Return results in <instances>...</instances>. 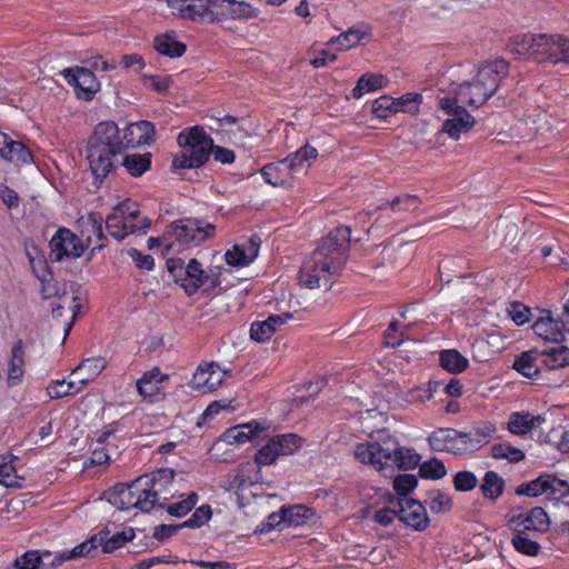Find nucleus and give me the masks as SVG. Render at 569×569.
<instances>
[{
	"label": "nucleus",
	"mask_w": 569,
	"mask_h": 569,
	"mask_svg": "<svg viewBox=\"0 0 569 569\" xmlns=\"http://www.w3.org/2000/svg\"><path fill=\"white\" fill-rule=\"evenodd\" d=\"M523 530L546 532L549 529L550 520L547 512L541 507L532 508L525 519L520 522Z\"/></svg>",
	"instance_id": "37998d69"
},
{
	"label": "nucleus",
	"mask_w": 569,
	"mask_h": 569,
	"mask_svg": "<svg viewBox=\"0 0 569 569\" xmlns=\"http://www.w3.org/2000/svg\"><path fill=\"white\" fill-rule=\"evenodd\" d=\"M317 157V149L309 144H305L298 151L290 153L284 158V160L287 164L290 166V170L295 177L299 178L307 174L312 161H315Z\"/></svg>",
	"instance_id": "bb28decb"
},
{
	"label": "nucleus",
	"mask_w": 569,
	"mask_h": 569,
	"mask_svg": "<svg viewBox=\"0 0 569 569\" xmlns=\"http://www.w3.org/2000/svg\"><path fill=\"white\" fill-rule=\"evenodd\" d=\"M532 330L546 341L559 342L563 339L558 321L549 317L536 320Z\"/></svg>",
	"instance_id": "c9c22d12"
},
{
	"label": "nucleus",
	"mask_w": 569,
	"mask_h": 569,
	"mask_svg": "<svg viewBox=\"0 0 569 569\" xmlns=\"http://www.w3.org/2000/svg\"><path fill=\"white\" fill-rule=\"evenodd\" d=\"M508 74V62L502 59L486 61L482 63L475 79L478 86L485 87L483 93L478 94V99H489L499 88L501 80Z\"/></svg>",
	"instance_id": "2eb2a0df"
},
{
	"label": "nucleus",
	"mask_w": 569,
	"mask_h": 569,
	"mask_svg": "<svg viewBox=\"0 0 569 569\" xmlns=\"http://www.w3.org/2000/svg\"><path fill=\"white\" fill-rule=\"evenodd\" d=\"M290 318V313H281L271 315L263 321H256L251 325L250 337L257 342H264Z\"/></svg>",
	"instance_id": "a878e982"
},
{
	"label": "nucleus",
	"mask_w": 569,
	"mask_h": 569,
	"mask_svg": "<svg viewBox=\"0 0 569 569\" xmlns=\"http://www.w3.org/2000/svg\"><path fill=\"white\" fill-rule=\"evenodd\" d=\"M367 36V29L352 27L337 38L331 39L330 43L338 44L340 50H348L359 44Z\"/></svg>",
	"instance_id": "de8ad7c7"
},
{
	"label": "nucleus",
	"mask_w": 569,
	"mask_h": 569,
	"mask_svg": "<svg viewBox=\"0 0 569 569\" xmlns=\"http://www.w3.org/2000/svg\"><path fill=\"white\" fill-rule=\"evenodd\" d=\"M440 366L450 373L465 371L469 361L456 349L442 350L439 355Z\"/></svg>",
	"instance_id": "4c0bfd02"
},
{
	"label": "nucleus",
	"mask_w": 569,
	"mask_h": 569,
	"mask_svg": "<svg viewBox=\"0 0 569 569\" xmlns=\"http://www.w3.org/2000/svg\"><path fill=\"white\" fill-rule=\"evenodd\" d=\"M418 483L413 475H399L393 479V489L399 496H407Z\"/></svg>",
	"instance_id": "e2e57ef3"
},
{
	"label": "nucleus",
	"mask_w": 569,
	"mask_h": 569,
	"mask_svg": "<svg viewBox=\"0 0 569 569\" xmlns=\"http://www.w3.org/2000/svg\"><path fill=\"white\" fill-rule=\"evenodd\" d=\"M420 204L419 199L416 196L405 194L402 197H396L391 202L390 207L393 211H413Z\"/></svg>",
	"instance_id": "69168bd1"
},
{
	"label": "nucleus",
	"mask_w": 569,
	"mask_h": 569,
	"mask_svg": "<svg viewBox=\"0 0 569 569\" xmlns=\"http://www.w3.org/2000/svg\"><path fill=\"white\" fill-rule=\"evenodd\" d=\"M96 536L99 539L98 545L101 546L102 551L109 553L133 539L134 531L132 528L116 532H111L109 529H106L101 530Z\"/></svg>",
	"instance_id": "2f4dec72"
},
{
	"label": "nucleus",
	"mask_w": 569,
	"mask_h": 569,
	"mask_svg": "<svg viewBox=\"0 0 569 569\" xmlns=\"http://www.w3.org/2000/svg\"><path fill=\"white\" fill-rule=\"evenodd\" d=\"M123 150V140L114 122L99 123L89 140L88 161L97 181H102L113 169V157Z\"/></svg>",
	"instance_id": "423d86ee"
},
{
	"label": "nucleus",
	"mask_w": 569,
	"mask_h": 569,
	"mask_svg": "<svg viewBox=\"0 0 569 569\" xmlns=\"http://www.w3.org/2000/svg\"><path fill=\"white\" fill-rule=\"evenodd\" d=\"M303 446V438L296 433H282L270 437L254 456L260 466L273 465L279 457L297 453Z\"/></svg>",
	"instance_id": "9b49d317"
},
{
	"label": "nucleus",
	"mask_w": 569,
	"mask_h": 569,
	"mask_svg": "<svg viewBox=\"0 0 569 569\" xmlns=\"http://www.w3.org/2000/svg\"><path fill=\"white\" fill-rule=\"evenodd\" d=\"M154 49L170 58L181 57L186 52V44L178 41L172 33L157 36L153 41Z\"/></svg>",
	"instance_id": "72a5a7b5"
},
{
	"label": "nucleus",
	"mask_w": 569,
	"mask_h": 569,
	"mask_svg": "<svg viewBox=\"0 0 569 569\" xmlns=\"http://www.w3.org/2000/svg\"><path fill=\"white\" fill-rule=\"evenodd\" d=\"M98 445L103 447V450L110 456V462L120 457L121 450L126 447L124 440H118L112 432H103L97 438Z\"/></svg>",
	"instance_id": "3c124183"
},
{
	"label": "nucleus",
	"mask_w": 569,
	"mask_h": 569,
	"mask_svg": "<svg viewBox=\"0 0 569 569\" xmlns=\"http://www.w3.org/2000/svg\"><path fill=\"white\" fill-rule=\"evenodd\" d=\"M151 154H128L123 158L122 166L127 169V171L133 177H140L146 171L150 169L151 166Z\"/></svg>",
	"instance_id": "a18cd8bd"
},
{
	"label": "nucleus",
	"mask_w": 569,
	"mask_h": 569,
	"mask_svg": "<svg viewBox=\"0 0 569 569\" xmlns=\"http://www.w3.org/2000/svg\"><path fill=\"white\" fill-rule=\"evenodd\" d=\"M69 86L73 87L76 97L84 101H91L101 86L93 71L89 68L74 67L61 71Z\"/></svg>",
	"instance_id": "4468645a"
},
{
	"label": "nucleus",
	"mask_w": 569,
	"mask_h": 569,
	"mask_svg": "<svg viewBox=\"0 0 569 569\" xmlns=\"http://www.w3.org/2000/svg\"><path fill=\"white\" fill-rule=\"evenodd\" d=\"M98 540L99 539L97 538V536L93 535L90 539L78 545L71 551L58 553L50 563L52 566H60L66 560L77 559V558H80L83 556H88V555H90V552L92 550H96L99 547Z\"/></svg>",
	"instance_id": "58836bf2"
},
{
	"label": "nucleus",
	"mask_w": 569,
	"mask_h": 569,
	"mask_svg": "<svg viewBox=\"0 0 569 569\" xmlns=\"http://www.w3.org/2000/svg\"><path fill=\"white\" fill-rule=\"evenodd\" d=\"M491 456L495 459H506L516 463L525 459L522 450L511 446L508 442L497 443L491 447Z\"/></svg>",
	"instance_id": "864d4df0"
},
{
	"label": "nucleus",
	"mask_w": 569,
	"mask_h": 569,
	"mask_svg": "<svg viewBox=\"0 0 569 569\" xmlns=\"http://www.w3.org/2000/svg\"><path fill=\"white\" fill-rule=\"evenodd\" d=\"M399 519L415 530H425L429 525L426 508L417 500L405 498L400 502Z\"/></svg>",
	"instance_id": "aec40b11"
},
{
	"label": "nucleus",
	"mask_w": 569,
	"mask_h": 569,
	"mask_svg": "<svg viewBox=\"0 0 569 569\" xmlns=\"http://www.w3.org/2000/svg\"><path fill=\"white\" fill-rule=\"evenodd\" d=\"M23 376V346L18 341L12 350L9 360L8 382L13 386L17 385Z\"/></svg>",
	"instance_id": "a19ab883"
},
{
	"label": "nucleus",
	"mask_w": 569,
	"mask_h": 569,
	"mask_svg": "<svg viewBox=\"0 0 569 569\" xmlns=\"http://www.w3.org/2000/svg\"><path fill=\"white\" fill-rule=\"evenodd\" d=\"M178 144L181 150L173 156L172 168L174 170L201 167L209 159L210 153L213 154L216 161L221 163H232L234 160L232 150L214 147L213 140L198 126L180 132Z\"/></svg>",
	"instance_id": "39448f33"
},
{
	"label": "nucleus",
	"mask_w": 569,
	"mask_h": 569,
	"mask_svg": "<svg viewBox=\"0 0 569 569\" xmlns=\"http://www.w3.org/2000/svg\"><path fill=\"white\" fill-rule=\"evenodd\" d=\"M262 176L274 187H289L297 179L284 159L266 164L262 168Z\"/></svg>",
	"instance_id": "cd10ccee"
},
{
	"label": "nucleus",
	"mask_w": 569,
	"mask_h": 569,
	"mask_svg": "<svg viewBox=\"0 0 569 569\" xmlns=\"http://www.w3.org/2000/svg\"><path fill=\"white\" fill-rule=\"evenodd\" d=\"M461 432L450 428H441L432 432L429 443L435 451H446L453 455L462 453Z\"/></svg>",
	"instance_id": "412c9836"
},
{
	"label": "nucleus",
	"mask_w": 569,
	"mask_h": 569,
	"mask_svg": "<svg viewBox=\"0 0 569 569\" xmlns=\"http://www.w3.org/2000/svg\"><path fill=\"white\" fill-rule=\"evenodd\" d=\"M228 371L214 362H204L198 366L193 373L191 386L201 393H208L221 386Z\"/></svg>",
	"instance_id": "dca6fc26"
},
{
	"label": "nucleus",
	"mask_w": 569,
	"mask_h": 569,
	"mask_svg": "<svg viewBox=\"0 0 569 569\" xmlns=\"http://www.w3.org/2000/svg\"><path fill=\"white\" fill-rule=\"evenodd\" d=\"M355 458L371 465L385 477H393L396 470H410L420 462V455L409 447L401 446L393 437H387L381 441L357 445Z\"/></svg>",
	"instance_id": "7ed1b4c3"
},
{
	"label": "nucleus",
	"mask_w": 569,
	"mask_h": 569,
	"mask_svg": "<svg viewBox=\"0 0 569 569\" xmlns=\"http://www.w3.org/2000/svg\"><path fill=\"white\" fill-rule=\"evenodd\" d=\"M451 498L440 491H435L430 495L429 508L435 513L447 512L451 509Z\"/></svg>",
	"instance_id": "052dcab7"
},
{
	"label": "nucleus",
	"mask_w": 569,
	"mask_h": 569,
	"mask_svg": "<svg viewBox=\"0 0 569 569\" xmlns=\"http://www.w3.org/2000/svg\"><path fill=\"white\" fill-rule=\"evenodd\" d=\"M546 498L553 501H559L562 498L569 497V483L566 480L559 479L553 475L546 473Z\"/></svg>",
	"instance_id": "09e8293b"
},
{
	"label": "nucleus",
	"mask_w": 569,
	"mask_h": 569,
	"mask_svg": "<svg viewBox=\"0 0 569 569\" xmlns=\"http://www.w3.org/2000/svg\"><path fill=\"white\" fill-rule=\"evenodd\" d=\"M197 500V493L192 492L188 496L187 499L169 506L168 512L174 517H182L187 515L196 506Z\"/></svg>",
	"instance_id": "338daca9"
},
{
	"label": "nucleus",
	"mask_w": 569,
	"mask_h": 569,
	"mask_svg": "<svg viewBox=\"0 0 569 569\" xmlns=\"http://www.w3.org/2000/svg\"><path fill=\"white\" fill-rule=\"evenodd\" d=\"M461 104L449 90L438 99L439 108L448 116L443 121L442 131L456 140L459 139L461 133L471 130L476 123L475 118Z\"/></svg>",
	"instance_id": "9d476101"
},
{
	"label": "nucleus",
	"mask_w": 569,
	"mask_h": 569,
	"mask_svg": "<svg viewBox=\"0 0 569 569\" xmlns=\"http://www.w3.org/2000/svg\"><path fill=\"white\" fill-rule=\"evenodd\" d=\"M483 89L485 87L478 86V81L475 78L471 82H452L448 87L450 93L455 94V97L460 101V103L469 104L472 107L482 106L488 100L477 98L479 93H483Z\"/></svg>",
	"instance_id": "393cba45"
},
{
	"label": "nucleus",
	"mask_w": 569,
	"mask_h": 569,
	"mask_svg": "<svg viewBox=\"0 0 569 569\" xmlns=\"http://www.w3.org/2000/svg\"><path fill=\"white\" fill-rule=\"evenodd\" d=\"M541 362L549 369H559L569 365V349L565 346H555L539 351Z\"/></svg>",
	"instance_id": "f704fd0d"
},
{
	"label": "nucleus",
	"mask_w": 569,
	"mask_h": 569,
	"mask_svg": "<svg viewBox=\"0 0 569 569\" xmlns=\"http://www.w3.org/2000/svg\"><path fill=\"white\" fill-rule=\"evenodd\" d=\"M387 83V78L382 74L366 73L357 82L352 90V97L356 99L361 98L366 92L383 88Z\"/></svg>",
	"instance_id": "c03bdc74"
},
{
	"label": "nucleus",
	"mask_w": 569,
	"mask_h": 569,
	"mask_svg": "<svg viewBox=\"0 0 569 569\" xmlns=\"http://www.w3.org/2000/svg\"><path fill=\"white\" fill-rule=\"evenodd\" d=\"M478 483L476 475L471 471H459L453 478V486L458 491H469Z\"/></svg>",
	"instance_id": "0e129e2a"
},
{
	"label": "nucleus",
	"mask_w": 569,
	"mask_h": 569,
	"mask_svg": "<svg viewBox=\"0 0 569 569\" xmlns=\"http://www.w3.org/2000/svg\"><path fill=\"white\" fill-rule=\"evenodd\" d=\"M539 62H569V40L560 34L540 33Z\"/></svg>",
	"instance_id": "f3484780"
},
{
	"label": "nucleus",
	"mask_w": 569,
	"mask_h": 569,
	"mask_svg": "<svg viewBox=\"0 0 569 569\" xmlns=\"http://www.w3.org/2000/svg\"><path fill=\"white\" fill-rule=\"evenodd\" d=\"M511 543L518 552L530 557L537 556L540 550V546L528 537L526 530L515 533Z\"/></svg>",
	"instance_id": "603ef678"
},
{
	"label": "nucleus",
	"mask_w": 569,
	"mask_h": 569,
	"mask_svg": "<svg viewBox=\"0 0 569 569\" xmlns=\"http://www.w3.org/2000/svg\"><path fill=\"white\" fill-rule=\"evenodd\" d=\"M546 475H542L535 480H531L529 482H525L519 485L516 488V495L517 496H528V497H539L545 495L546 496Z\"/></svg>",
	"instance_id": "5fc2aeb1"
},
{
	"label": "nucleus",
	"mask_w": 569,
	"mask_h": 569,
	"mask_svg": "<svg viewBox=\"0 0 569 569\" xmlns=\"http://www.w3.org/2000/svg\"><path fill=\"white\" fill-rule=\"evenodd\" d=\"M350 228L338 227L321 240L316 250L305 259L299 272V283L309 289H329L348 259Z\"/></svg>",
	"instance_id": "f257e3e1"
},
{
	"label": "nucleus",
	"mask_w": 569,
	"mask_h": 569,
	"mask_svg": "<svg viewBox=\"0 0 569 569\" xmlns=\"http://www.w3.org/2000/svg\"><path fill=\"white\" fill-rule=\"evenodd\" d=\"M258 9L244 1L231 0L229 20H249L258 16Z\"/></svg>",
	"instance_id": "6e6d98bb"
},
{
	"label": "nucleus",
	"mask_w": 569,
	"mask_h": 569,
	"mask_svg": "<svg viewBox=\"0 0 569 569\" xmlns=\"http://www.w3.org/2000/svg\"><path fill=\"white\" fill-rule=\"evenodd\" d=\"M540 34H518L510 41V50L519 56L527 57L539 62Z\"/></svg>",
	"instance_id": "c85d7f7f"
},
{
	"label": "nucleus",
	"mask_w": 569,
	"mask_h": 569,
	"mask_svg": "<svg viewBox=\"0 0 569 569\" xmlns=\"http://www.w3.org/2000/svg\"><path fill=\"white\" fill-rule=\"evenodd\" d=\"M90 236L82 240L67 228H60L50 240V258L52 261H61L64 258H79L89 247Z\"/></svg>",
	"instance_id": "f8f14e48"
},
{
	"label": "nucleus",
	"mask_w": 569,
	"mask_h": 569,
	"mask_svg": "<svg viewBox=\"0 0 569 569\" xmlns=\"http://www.w3.org/2000/svg\"><path fill=\"white\" fill-rule=\"evenodd\" d=\"M261 240L258 236H252L243 243H236L226 254V261L232 267H246L250 264L258 256Z\"/></svg>",
	"instance_id": "a211bd4d"
},
{
	"label": "nucleus",
	"mask_w": 569,
	"mask_h": 569,
	"mask_svg": "<svg viewBox=\"0 0 569 569\" xmlns=\"http://www.w3.org/2000/svg\"><path fill=\"white\" fill-rule=\"evenodd\" d=\"M266 427L261 422L251 421L246 425L229 428L221 437V440L229 445H240L247 441L264 439Z\"/></svg>",
	"instance_id": "6ab92c4d"
},
{
	"label": "nucleus",
	"mask_w": 569,
	"mask_h": 569,
	"mask_svg": "<svg viewBox=\"0 0 569 569\" xmlns=\"http://www.w3.org/2000/svg\"><path fill=\"white\" fill-rule=\"evenodd\" d=\"M505 480L495 471H487L480 485L482 496L496 501L503 492Z\"/></svg>",
	"instance_id": "ea45409f"
},
{
	"label": "nucleus",
	"mask_w": 569,
	"mask_h": 569,
	"mask_svg": "<svg viewBox=\"0 0 569 569\" xmlns=\"http://www.w3.org/2000/svg\"><path fill=\"white\" fill-rule=\"evenodd\" d=\"M1 159L12 162L16 166L31 163L33 160L31 151L20 141L8 139V148L4 149Z\"/></svg>",
	"instance_id": "e433bc0d"
},
{
	"label": "nucleus",
	"mask_w": 569,
	"mask_h": 569,
	"mask_svg": "<svg viewBox=\"0 0 569 569\" xmlns=\"http://www.w3.org/2000/svg\"><path fill=\"white\" fill-rule=\"evenodd\" d=\"M172 12L182 19L199 22L229 20L231 0H164Z\"/></svg>",
	"instance_id": "0eeeda50"
},
{
	"label": "nucleus",
	"mask_w": 569,
	"mask_h": 569,
	"mask_svg": "<svg viewBox=\"0 0 569 569\" xmlns=\"http://www.w3.org/2000/svg\"><path fill=\"white\" fill-rule=\"evenodd\" d=\"M545 419L531 413L512 412L507 423L508 430L516 436H525L538 428Z\"/></svg>",
	"instance_id": "7c9ffc66"
},
{
	"label": "nucleus",
	"mask_w": 569,
	"mask_h": 569,
	"mask_svg": "<svg viewBox=\"0 0 569 569\" xmlns=\"http://www.w3.org/2000/svg\"><path fill=\"white\" fill-rule=\"evenodd\" d=\"M40 280L42 308L51 311L50 316L42 319L41 330L42 332H52L59 341V346H62L73 326L80 305L76 303L77 297L68 295L64 284L54 281L51 272H47Z\"/></svg>",
	"instance_id": "f03ea898"
},
{
	"label": "nucleus",
	"mask_w": 569,
	"mask_h": 569,
	"mask_svg": "<svg viewBox=\"0 0 569 569\" xmlns=\"http://www.w3.org/2000/svg\"><path fill=\"white\" fill-rule=\"evenodd\" d=\"M154 127L149 121H139L127 127L121 139L123 140V149L128 147H138L151 144L154 141Z\"/></svg>",
	"instance_id": "5701e85b"
},
{
	"label": "nucleus",
	"mask_w": 569,
	"mask_h": 569,
	"mask_svg": "<svg viewBox=\"0 0 569 569\" xmlns=\"http://www.w3.org/2000/svg\"><path fill=\"white\" fill-rule=\"evenodd\" d=\"M216 226L199 219H181L170 224L164 234L166 250H182L210 238Z\"/></svg>",
	"instance_id": "6e6552de"
},
{
	"label": "nucleus",
	"mask_w": 569,
	"mask_h": 569,
	"mask_svg": "<svg viewBox=\"0 0 569 569\" xmlns=\"http://www.w3.org/2000/svg\"><path fill=\"white\" fill-rule=\"evenodd\" d=\"M440 386L439 381H429L427 385L408 390L406 399L411 403H423L433 397Z\"/></svg>",
	"instance_id": "8fccbe9b"
},
{
	"label": "nucleus",
	"mask_w": 569,
	"mask_h": 569,
	"mask_svg": "<svg viewBox=\"0 0 569 569\" xmlns=\"http://www.w3.org/2000/svg\"><path fill=\"white\" fill-rule=\"evenodd\" d=\"M286 522L288 527H300L311 521L315 517L312 509L302 505H296L290 508H283Z\"/></svg>",
	"instance_id": "49530a36"
},
{
	"label": "nucleus",
	"mask_w": 569,
	"mask_h": 569,
	"mask_svg": "<svg viewBox=\"0 0 569 569\" xmlns=\"http://www.w3.org/2000/svg\"><path fill=\"white\" fill-rule=\"evenodd\" d=\"M151 226V220L141 217L137 206L130 201L119 203L106 219V228L116 240H123L134 232L144 233Z\"/></svg>",
	"instance_id": "1a4fd4ad"
},
{
	"label": "nucleus",
	"mask_w": 569,
	"mask_h": 569,
	"mask_svg": "<svg viewBox=\"0 0 569 569\" xmlns=\"http://www.w3.org/2000/svg\"><path fill=\"white\" fill-rule=\"evenodd\" d=\"M552 117L546 111L535 110L527 116V121L535 126L537 132L545 133L552 130Z\"/></svg>",
	"instance_id": "13d9d810"
},
{
	"label": "nucleus",
	"mask_w": 569,
	"mask_h": 569,
	"mask_svg": "<svg viewBox=\"0 0 569 569\" xmlns=\"http://www.w3.org/2000/svg\"><path fill=\"white\" fill-rule=\"evenodd\" d=\"M168 379L167 375H162L158 367L143 373V376L137 380V389L140 396L143 398L152 397L160 391L161 383Z\"/></svg>",
	"instance_id": "473e14b6"
},
{
	"label": "nucleus",
	"mask_w": 569,
	"mask_h": 569,
	"mask_svg": "<svg viewBox=\"0 0 569 569\" xmlns=\"http://www.w3.org/2000/svg\"><path fill=\"white\" fill-rule=\"evenodd\" d=\"M173 470H159L153 477L147 475L133 480L130 485L119 483L104 493L107 501L119 510L131 508L140 509L142 512L151 511L159 501V490L162 481L172 480Z\"/></svg>",
	"instance_id": "20e7f679"
},
{
	"label": "nucleus",
	"mask_w": 569,
	"mask_h": 569,
	"mask_svg": "<svg viewBox=\"0 0 569 569\" xmlns=\"http://www.w3.org/2000/svg\"><path fill=\"white\" fill-rule=\"evenodd\" d=\"M495 433V425L488 422L475 427L468 432H461L462 453L479 450L489 443Z\"/></svg>",
	"instance_id": "b1692460"
},
{
	"label": "nucleus",
	"mask_w": 569,
	"mask_h": 569,
	"mask_svg": "<svg viewBox=\"0 0 569 569\" xmlns=\"http://www.w3.org/2000/svg\"><path fill=\"white\" fill-rule=\"evenodd\" d=\"M108 360L104 357H91L83 359L71 371V376L80 377L81 385L93 381L107 367Z\"/></svg>",
	"instance_id": "c756f323"
},
{
	"label": "nucleus",
	"mask_w": 569,
	"mask_h": 569,
	"mask_svg": "<svg viewBox=\"0 0 569 569\" xmlns=\"http://www.w3.org/2000/svg\"><path fill=\"white\" fill-rule=\"evenodd\" d=\"M110 463V456L106 453L103 447L98 445L97 440L94 441V446L91 451V456L88 461H84V468L91 466L104 467Z\"/></svg>",
	"instance_id": "774afa93"
},
{
	"label": "nucleus",
	"mask_w": 569,
	"mask_h": 569,
	"mask_svg": "<svg viewBox=\"0 0 569 569\" xmlns=\"http://www.w3.org/2000/svg\"><path fill=\"white\" fill-rule=\"evenodd\" d=\"M0 485L7 488L20 486V477L11 462L0 463Z\"/></svg>",
	"instance_id": "bf43d9fd"
},
{
	"label": "nucleus",
	"mask_w": 569,
	"mask_h": 569,
	"mask_svg": "<svg viewBox=\"0 0 569 569\" xmlns=\"http://www.w3.org/2000/svg\"><path fill=\"white\" fill-rule=\"evenodd\" d=\"M212 516L210 506L204 505L196 509L192 516L181 523V527L199 528L204 525Z\"/></svg>",
	"instance_id": "680f3d73"
},
{
	"label": "nucleus",
	"mask_w": 569,
	"mask_h": 569,
	"mask_svg": "<svg viewBox=\"0 0 569 569\" xmlns=\"http://www.w3.org/2000/svg\"><path fill=\"white\" fill-rule=\"evenodd\" d=\"M420 476L426 479H440L446 476V467L442 461L433 458L425 461L419 469Z\"/></svg>",
	"instance_id": "4d7b16f0"
},
{
	"label": "nucleus",
	"mask_w": 569,
	"mask_h": 569,
	"mask_svg": "<svg viewBox=\"0 0 569 569\" xmlns=\"http://www.w3.org/2000/svg\"><path fill=\"white\" fill-rule=\"evenodd\" d=\"M539 358L538 350L522 352L513 362V369L527 378H533L539 373L537 360Z\"/></svg>",
	"instance_id": "79ce46f5"
},
{
	"label": "nucleus",
	"mask_w": 569,
	"mask_h": 569,
	"mask_svg": "<svg viewBox=\"0 0 569 569\" xmlns=\"http://www.w3.org/2000/svg\"><path fill=\"white\" fill-rule=\"evenodd\" d=\"M167 267L176 280L181 281L188 295H193L208 280L207 272L196 259H191L187 266L181 259H169Z\"/></svg>",
	"instance_id": "ddd939ff"
},
{
	"label": "nucleus",
	"mask_w": 569,
	"mask_h": 569,
	"mask_svg": "<svg viewBox=\"0 0 569 569\" xmlns=\"http://www.w3.org/2000/svg\"><path fill=\"white\" fill-rule=\"evenodd\" d=\"M421 99L420 94H407L403 96L400 100L396 101L389 97H381L375 100L372 104V112L377 118L386 119L391 113H396L398 111H412V108L409 103H413L415 106Z\"/></svg>",
	"instance_id": "4be33fe9"
}]
</instances>
